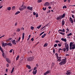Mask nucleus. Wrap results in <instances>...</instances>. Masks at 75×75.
Returning <instances> with one entry per match:
<instances>
[{"instance_id": "nucleus-1", "label": "nucleus", "mask_w": 75, "mask_h": 75, "mask_svg": "<svg viewBox=\"0 0 75 75\" xmlns=\"http://www.w3.org/2000/svg\"><path fill=\"white\" fill-rule=\"evenodd\" d=\"M64 45L65 48H64L62 50V51H63L64 52H65V51L67 52V51H68L69 50V45H68V44H67V42L65 43Z\"/></svg>"}, {"instance_id": "nucleus-2", "label": "nucleus", "mask_w": 75, "mask_h": 75, "mask_svg": "<svg viewBox=\"0 0 75 75\" xmlns=\"http://www.w3.org/2000/svg\"><path fill=\"white\" fill-rule=\"evenodd\" d=\"M66 59H64L62 61L59 63V65H65L66 63Z\"/></svg>"}, {"instance_id": "nucleus-3", "label": "nucleus", "mask_w": 75, "mask_h": 75, "mask_svg": "<svg viewBox=\"0 0 75 75\" xmlns=\"http://www.w3.org/2000/svg\"><path fill=\"white\" fill-rule=\"evenodd\" d=\"M34 57H30L27 59V60L28 61H32L34 60Z\"/></svg>"}, {"instance_id": "nucleus-4", "label": "nucleus", "mask_w": 75, "mask_h": 75, "mask_svg": "<svg viewBox=\"0 0 75 75\" xmlns=\"http://www.w3.org/2000/svg\"><path fill=\"white\" fill-rule=\"evenodd\" d=\"M6 60L8 63L9 64H10L11 63V60H10L9 58H6Z\"/></svg>"}, {"instance_id": "nucleus-5", "label": "nucleus", "mask_w": 75, "mask_h": 75, "mask_svg": "<svg viewBox=\"0 0 75 75\" xmlns=\"http://www.w3.org/2000/svg\"><path fill=\"white\" fill-rule=\"evenodd\" d=\"M70 50H74L75 49V45H73L71 47V48L69 47Z\"/></svg>"}, {"instance_id": "nucleus-6", "label": "nucleus", "mask_w": 75, "mask_h": 75, "mask_svg": "<svg viewBox=\"0 0 75 75\" xmlns=\"http://www.w3.org/2000/svg\"><path fill=\"white\" fill-rule=\"evenodd\" d=\"M61 18H62V17H61V16H59L57 17V18L56 20H61Z\"/></svg>"}, {"instance_id": "nucleus-7", "label": "nucleus", "mask_w": 75, "mask_h": 75, "mask_svg": "<svg viewBox=\"0 0 75 75\" xmlns=\"http://www.w3.org/2000/svg\"><path fill=\"white\" fill-rule=\"evenodd\" d=\"M27 9L31 10V11H32L33 10V7L28 6L27 7Z\"/></svg>"}, {"instance_id": "nucleus-8", "label": "nucleus", "mask_w": 75, "mask_h": 75, "mask_svg": "<svg viewBox=\"0 0 75 75\" xmlns=\"http://www.w3.org/2000/svg\"><path fill=\"white\" fill-rule=\"evenodd\" d=\"M69 20H70V21L71 22V24H72L73 23H74V21H73V19H72V18L70 17Z\"/></svg>"}, {"instance_id": "nucleus-9", "label": "nucleus", "mask_w": 75, "mask_h": 75, "mask_svg": "<svg viewBox=\"0 0 75 75\" xmlns=\"http://www.w3.org/2000/svg\"><path fill=\"white\" fill-rule=\"evenodd\" d=\"M50 5V3L48 2H46L44 4V6H48Z\"/></svg>"}, {"instance_id": "nucleus-10", "label": "nucleus", "mask_w": 75, "mask_h": 75, "mask_svg": "<svg viewBox=\"0 0 75 75\" xmlns=\"http://www.w3.org/2000/svg\"><path fill=\"white\" fill-rule=\"evenodd\" d=\"M37 70H33V75H35L37 74Z\"/></svg>"}, {"instance_id": "nucleus-11", "label": "nucleus", "mask_w": 75, "mask_h": 75, "mask_svg": "<svg viewBox=\"0 0 75 75\" xmlns=\"http://www.w3.org/2000/svg\"><path fill=\"white\" fill-rule=\"evenodd\" d=\"M66 72H67L66 73V75H70L71 74V73L69 72V71H67Z\"/></svg>"}, {"instance_id": "nucleus-12", "label": "nucleus", "mask_w": 75, "mask_h": 75, "mask_svg": "<svg viewBox=\"0 0 75 75\" xmlns=\"http://www.w3.org/2000/svg\"><path fill=\"white\" fill-rule=\"evenodd\" d=\"M61 40L63 41H64V42H67V39L66 38H62Z\"/></svg>"}, {"instance_id": "nucleus-13", "label": "nucleus", "mask_w": 75, "mask_h": 75, "mask_svg": "<svg viewBox=\"0 0 75 75\" xmlns=\"http://www.w3.org/2000/svg\"><path fill=\"white\" fill-rule=\"evenodd\" d=\"M25 35V33H22V40H23L24 38V35Z\"/></svg>"}, {"instance_id": "nucleus-14", "label": "nucleus", "mask_w": 75, "mask_h": 75, "mask_svg": "<svg viewBox=\"0 0 75 75\" xmlns=\"http://www.w3.org/2000/svg\"><path fill=\"white\" fill-rule=\"evenodd\" d=\"M15 40H13L12 42L13 44H14V45H16V42H15Z\"/></svg>"}, {"instance_id": "nucleus-15", "label": "nucleus", "mask_w": 75, "mask_h": 75, "mask_svg": "<svg viewBox=\"0 0 75 75\" xmlns=\"http://www.w3.org/2000/svg\"><path fill=\"white\" fill-rule=\"evenodd\" d=\"M19 10H20V11H23V7H21V6L19 8Z\"/></svg>"}, {"instance_id": "nucleus-16", "label": "nucleus", "mask_w": 75, "mask_h": 75, "mask_svg": "<svg viewBox=\"0 0 75 75\" xmlns=\"http://www.w3.org/2000/svg\"><path fill=\"white\" fill-rule=\"evenodd\" d=\"M73 45V43L72 42H71L70 43V47L71 48V47Z\"/></svg>"}, {"instance_id": "nucleus-17", "label": "nucleus", "mask_w": 75, "mask_h": 75, "mask_svg": "<svg viewBox=\"0 0 75 75\" xmlns=\"http://www.w3.org/2000/svg\"><path fill=\"white\" fill-rule=\"evenodd\" d=\"M47 35V34H44V35H43L42 36V38H44V37H45V35Z\"/></svg>"}, {"instance_id": "nucleus-18", "label": "nucleus", "mask_w": 75, "mask_h": 75, "mask_svg": "<svg viewBox=\"0 0 75 75\" xmlns=\"http://www.w3.org/2000/svg\"><path fill=\"white\" fill-rule=\"evenodd\" d=\"M7 45H10V46H12V44L11 42H9L7 44Z\"/></svg>"}, {"instance_id": "nucleus-19", "label": "nucleus", "mask_w": 75, "mask_h": 75, "mask_svg": "<svg viewBox=\"0 0 75 75\" xmlns=\"http://www.w3.org/2000/svg\"><path fill=\"white\" fill-rule=\"evenodd\" d=\"M26 67H27V68H28V69H31V67H30V65H26Z\"/></svg>"}, {"instance_id": "nucleus-20", "label": "nucleus", "mask_w": 75, "mask_h": 75, "mask_svg": "<svg viewBox=\"0 0 75 75\" xmlns=\"http://www.w3.org/2000/svg\"><path fill=\"white\" fill-rule=\"evenodd\" d=\"M61 16L62 18H64L65 16V13H64L62 16Z\"/></svg>"}, {"instance_id": "nucleus-21", "label": "nucleus", "mask_w": 75, "mask_h": 75, "mask_svg": "<svg viewBox=\"0 0 75 75\" xmlns=\"http://www.w3.org/2000/svg\"><path fill=\"white\" fill-rule=\"evenodd\" d=\"M62 25H64V24H65V21H64V20L62 21Z\"/></svg>"}, {"instance_id": "nucleus-22", "label": "nucleus", "mask_w": 75, "mask_h": 75, "mask_svg": "<svg viewBox=\"0 0 75 75\" xmlns=\"http://www.w3.org/2000/svg\"><path fill=\"white\" fill-rule=\"evenodd\" d=\"M23 10H25L27 8V6H23Z\"/></svg>"}, {"instance_id": "nucleus-23", "label": "nucleus", "mask_w": 75, "mask_h": 75, "mask_svg": "<svg viewBox=\"0 0 75 75\" xmlns=\"http://www.w3.org/2000/svg\"><path fill=\"white\" fill-rule=\"evenodd\" d=\"M6 45H7V44H6V43H3L2 44L3 47H6Z\"/></svg>"}, {"instance_id": "nucleus-24", "label": "nucleus", "mask_w": 75, "mask_h": 75, "mask_svg": "<svg viewBox=\"0 0 75 75\" xmlns=\"http://www.w3.org/2000/svg\"><path fill=\"white\" fill-rule=\"evenodd\" d=\"M20 13V11H18L15 14V15H17V14H18Z\"/></svg>"}, {"instance_id": "nucleus-25", "label": "nucleus", "mask_w": 75, "mask_h": 75, "mask_svg": "<svg viewBox=\"0 0 75 75\" xmlns=\"http://www.w3.org/2000/svg\"><path fill=\"white\" fill-rule=\"evenodd\" d=\"M42 0H38L37 1V3H41V2H42Z\"/></svg>"}, {"instance_id": "nucleus-26", "label": "nucleus", "mask_w": 75, "mask_h": 75, "mask_svg": "<svg viewBox=\"0 0 75 75\" xmlns=\"http://www.w3.org/2000/svg\"><path fill=\"white\" fill-rule=\"evenodd\" d=\"M20 58V56L18 55L16 58V60L17 61V60L18 59V58Z\"/></svg>"}, {"instance_id": "nucleus-27", "label": "nucleus", "mask_w": 75, "mask_h": 75, "mask_svg": "<svg viewBox=\"0 0 75 75\" xmlns=\"http://www.w3.org/2000/svg\"><path fill=\"white\" fill-rule=\"evenodd\" d=\"M59 34H62V35H65V33H63L62 32H59Z\"/></svg>"}, {"instance_id": "nucleus-28", "label": "nucleus", "mask_w": 75, "mask_h": 75, "mask_svg": "<svg viewBox=\"0 0 75 75\" xmlns=\"http://www.w3.org/2000/svg\"><path fill=\"white\" fill-rule=\"evenodd\" d=\"M7 8V10L9 11L11 10V7H9Z\"/></svg>"}, {"instance_id": "nucleus-29", "label": "nucleus", "mask_w": 75, "mask_h": 75, "mask_svg": "<svg viewBox=\"0 0 75 75\" xmlns=\"http://www.w3.org/2000/svg\"><path fill=\"white\" fill-rule=\"evenodd\" d=\"M16 31L17 32H19V31H20V29L19 28H17L16 30Z\"/></svg>"}, {"instance_id": "nucleus-30", "label": "nucleus", "mask_w": 75, "mask_h": 75, "mask_svg": "<svg viewBox=\"0 0 75 75\" xmlns=\"http://www.w3.org/2000/svg\"><path fill=\"white\" fill-rule=\"evenodd\" d=\"M72 34V33H70L69 34L67 35V36H70Z\"/></svg>"}, {"instance_id": "nucleus-31", "label": "nucleus", "mask_w": 75, "mask_h": 75, "mask_svg": "<svg viewBox=\"0 0 75 75\" xmlns=\"http://www.w3.org/2000/svg\"><path fill=\"white\" fill-rule=\"evenodd\" d=\"M55 55L57 56V59H58V54L57 53H56L55 54Z\"/></svg>"}, {"instance_id": "nucleus-32", "label": "nucleus", "mask_w": 75, "mask_h": 75, "mask_svg": "<svg viewBox=\"0 0 75 75\" xmlns=\"http://www.w3.org/2000/svg\"><path fill=\"white\" fill-rule=\"evenodd\" d=\"M15 8H16V7H15V6H13L12 7V10H15Z\"/></svg>"}, {"instance_id": "nucleus-33", "label": "nucleus", "mask_w": 75, "mask_h": 75, "mask_svg": "<svg viewBox=\"0 0 75 75\" xmlns=\"http://www.w3.org/2000/svg\"><path fill=\"white\" fill-rule=\"evenodd\" d=\"M47 45H48V44H47V43H46L44 44V47H47Z\"/></svg>"}, {"instance_id": "nucleus-34", "label": "nucleus", "mask_w": 75, "mask_h": 75, "mask_svg": "<svg viewBox=\"0 0 75 75\" xmlns=\"http://www.w3.org/2000/svg\"><path fill=\"white\" fill-rule=\"evenodd\" d=\"M46 9H47L46 7H45V8L43 7L42 8V9L43 10H44V11H45V10H46Z\"/></svg>"}, {"instance_id": "nucleus-35", "label": "nucleus", "mask_w": 75, "mask_h": 75, "mask_svg": "<svg viewBox=\"0 0 75 75\" xmlns=\"http://www.w3.org/2000/svg\"><path fill=\"white\" fill-rule=\"evenodd\" d=\"M0 50H1V51L3 52V50H2V48H1V46H0Z\"/></svg>"}, {"instance_id": "nucleus-36", "label": "nucleus", "mask_w": 75, "mask_h": 75, "mask_svg": "<svg viewBox=\"0 0 75 75\" xmlns=\"http://www.w3.org/2000/svg\"><path fill=\"white\" fill-rule=\"evenodd\" d=\"M42 25H40L38 27H37V28H38V29H40V28H41V27Z\"/></svg>"}, {"instance_id": "nucleus-37", "label": "nucleus", "mask_w": 75, "mask_h": 75, "mask_svg": "<svg viewBox=\"0 0 75 75\" xmlns=\"http://www.w3.org/2000/svg\"><path fill=\"white\" fill-rule=\"evenodd\" d=\"M47 74H49V73H50V70H48L46 72Z\"/></svg>"}, {"instance_id": "nucleus-38", "label": "nucleus", "mask_w": 75, "mask_h": 75, "mask_svg": "<svg viewBox=\"0 0 75 75\" xmlns=\"http://www.w3.org/2000/svg\"><path fill=\"white\" fill-rule=\"evenodd\" d=\"M57 59V61H59V62H60L61 61V59H58V58Z\"/></svg>"}, {"instance_id": "nucleus-39", "label": "nucleus", "mask_w": 75, "mask_h": 75, "mask_svg": "<svg viewBox=\"0 0 75 75\" xmlns=\"http://www.w3.org/2000/svg\"><path fill=\"white\" fill-rule=\"evenodd\" d=\"M14 68H13V69H12V70L11 72V73H12L13 72V71H14Z\"/></svg>"}, {"instance_id": "nucleus-40", "label": "nucleus", "mask_w": 75, "mask_h": 75, "mask_svg": "<svg viewBox=\"0 0 75 75\" xmlns=\"http://www.w3.org/2000/svg\"><path fill=\"white\" fill-rule=\"evenodd\" d=\"M63 8H67V6H64L63 7Z\"/></svg>"}, {"instance_id": "nucleus-41", "label": "nucleus", "mask_w": 75, "mask_h": 75, "mask_svg": "<svg viewBox=\"0 0 75 75\" xmlns=\"http://www.w3.org/2000/svg\"><path fill=\"white\" fill-rule=\"evenodd\" d=\"M37 67H34L33 69V71H35V70H36V69H37Z\"/></svg>"}, {"instance_id": "nucleus-42", "label": "nucleus", "mask_w": 75, "mask_h": 75, "mask_svg": "<svg viewBox=\"0 0 75 75\" xmlns=\"http://www.w3.org/2000/svg\"><path fill=\"white\" fill-rule=\"evenodd\" d=\"M66 28V30H67V31H69V29H68V27H67Z\"/></svg>"}, {"instance_id": "nucleus-43", "label": "nucleus", "mask_w": 75, "mask_h": 75, "mask_svg": "<svg viewBox=\"0 0 75 75\" xmlns=\"http://www.w3.org/2000/svg\"><path fill=\"white\" fill-rule=\"evenodd\" d=\"M54 47H57V44H55L54 45Z\"/></svg>"}, {"instance_id": "nucleus-44", "label": "nucleus", "mask_w": 75, "mask_h": 75, "mask_svg": "<svg viewBox=\"0 0 75 75\" xmlns=\"http://www.w3.org/2000/svg\"><path fill=\"white\" fill-rule=\"evenodd\" d=\"M2 55L3 57H4V58H6V57H4V53H2Z\"/></svg>"}, {"instance_id": "nucleus-45", "label": "nucleus", "mask_w": 75, "mask_h": 75, "mask_svg": "<svg viewBox=\"0 0 75 75\" xmlns=\"http://www.w3.org/2000/svg\"><path fill=\"white\" fill-rule=\"evenodd\" d=\"M34 27H33V26L31 27V30H34Z\"/></svg>"}, {"instance_id": "nucleus-46", "label": "nucleus", "mask_w": 75, "mask_h": 75, "mask_svg": "<svg viewBox=\"0 0 75 75\" xmlns=\"http://www.w3.org/2000/svg\"><path fill=\"white\" fill-rule=\"evenodd\" d=\"M38 17V13H37L36 14V17Z\"/></svg>"}, {"instance_id": "nucleus-47", "label": "nucleus", "mask_w": 75, "mask_h": 75, "mask_svg": "<svg viewBox=\"0 0 75 75\" xmlns=\"http://www.w3.org/2000/svg\"><path fill=\"white\" fill-rule=\"evenodd\" d=\"M50 12H51V10H49L47 12V13H50Z\"/></svg>"}, {"instance_id": "nucleus-48", "label": "nucleus", "mask_w": 75, "mask_h": 75, "mask_svg": "<svg viewBox=\"0 0 75 75\" xmlns=\"http://www.w3.org/2000/svg\"><path fill=\"white\" fill-rule=\"evenodd\" d=\"M71 16L72 18H75V17H74V15L72 14L71 15Z\"/></svg>"}, {"instance_id": "nucleus-49", "label": "nucleus", "mask_w": 75, "mask_h": 75, "mask_svg": "<svg viewBox=\"0 0 75 75\" xmlns=\"http://www.w3.org/2000/svg\"><path fill=\"white\" fill-rule=\"evenodd\" d=\"M55 49H53V52H54V54L55 52Z\"/></svg>"}, {"instance_id": "nucleus-50", "label": "nucleus", "mask_w": 75, "mask_h": 75, "mask_svg": "<svg viewBox=\"0 0 75 75\" xmlns=\"http://www.w3.org/2000/svg\"><path fill=\"white\" fill-rule=\"evenodd\" d=\"M33 15H34V16H35V15H36V13H35V12H33Z\"/></svg>"}, {"instance_id": "nucleus-51", "label": "nucleus", "mask_w": 75, "mask_h": 75, "mask_svg": "<svg viewBox=\"0 0 75 75\" xmlns=\"http://www.w3.org/2000/svg\"><path fill=\"white\" fill-rule=\"evenodd\" d=\"M59 31H61V32H62V30L61 29H59L58 30V32H59Z\"/></svg>"}, {"instance_id": "nucleus-52", "label": "nucleus", "mask_w": 75, "mask_h": 75, "mask_svg": "<svg viewBox=\"0 0 75 75\" xmlns=\"http://www.w3.org/2000/svg\"><path fill=\"white\" fill-rule=\"evenodd\" d=\"M6 66L7 67H9V64H6Z\"/></svg>"}, {"instance_id": "nucleus-53", "label": "nucleus", "mask_w": 75, "mask_h": 75, "mask_svg": "<svg viewBox=\"0 0 75 75\" xmlns=\"http://www.w3.org/2000/svg\"><path fill=\"white\" fill-rule=\"evenodd\" d=\"M12 50H13V49L11 50L9 52H10V53L12 52H13V51H12Z\"/></svg>"}, {"instance_id": "nucleus-54", "label": "nucleus", "mask_w": 75, "mask_h": 75, "mask_svg": "<svg viewBox=\"0 0 75 75\" xmlns=\"http://www.w3.org/2000/svg\"><path fill=\"white\" fill-rule=\"evenodd\" d=\"M34 38H32L31 39V41H34Z\"/></svg>"}, {"instance_id": "nucleus-55", "label": "nucleus", "mask_w": 75, "mask_h": 75, "mask_svg": "<svg viewBox=\"0 0 75 75\" xmlns=\"http://www.w3.org/2000/svg\"><path fill=\"white\" fill-rule=\"evenodd\" d=\"M61 50H62L61 48H60L58 50V52H59Z\"/></svg>"}, {"instance_id": "nucleus-56", "label": "nucleus", "mask_w": 75, "mask_h": 75, "mask_svg": "<svg viewBox=\"0 0 75 75\" xmlns=\"http://www.w3.org/2000/svg\"><path fill=\"white\" fill-rule=\"evenodd\" d=\"M62 32H65V30L64 29H62Z\"/></svg>"}, {"instance_id": "nucleus-57", "label": "nucleus", "mask_w": 75, "mask_h": 75, "mask_svg": "<svg viewBox=\"0 0 75 75\" xmlns=\"http://www.w3.org/2000/svg\"><path fill=\"white\" fill-rule=\"evenodd\" d=\"M47 72H45V73H44V75H47Z\"/></svg>"}, {"instance_id": "nucleus-58", "label": "nucleus", "mask_w": 75, "mask_h": 75, "mask_svg": "<svg viewBox=\"0 0 75 75\" xmlns=\"http://www.w3.org/2000/svg\"><path fill=\"white\" fill-rule=\"evenodd\" d=\"M49 24H50L49 23H47L46 24V25H45V26H48V25H49Z\"/></svg>"}, {"instance_id": "nucleus-59", "label": "nucleus", "mask_w": 75, "mask_h": 75, "mask_svg": "<svg viewBox=\"0 0 75 75\" xmlns=\"http://www.w3.org/2000/svg\"><path fill=\"white\" fill-rule=\"evenodd\" d=\"M58 45L59 47H61V45L60 44H58Z\"/></svg>"}, {"instance_id": "nucleus-60", "label": "nucleus", "mask_w": 75, "mask_h": 75, "mask_svg": "<svg viewBox=\"0 0 75 75\" xmlns=\"http://www.w3.org/2000/svg\"><path fill=\"white\" fill-rule=\"evenodd\" d=\"M12 40V38H9V39H8V41H10V40Z\"/></svg>"}, {"instance_id": "nucleus-61", "label": "nucleus", "mask_w": 75, "mask_h": 75, "mask_svg": "<svg viewBox=\"0 0 75 75\" xmlns=\"http://www.w3.org/2000/svg\"><path fill=\"white\" fill-rule=\"evenodd\" d=\"M55 42H57V43L59 42V41H58V40H56Z\"/></svg>"}, {"instance_id": "nucleus-62", "label": "nucleus", "mask_w": 75, "mask_h": 75, "mask_svg": "<svg viewBox=\"0 0 75 75\" xmlns=\"http://www.w3.org/2000/svg\"><path fill=\"white\" fill-rule=\"evenodd\" d=\"M45 26H44L43 27H42V28H41V30H42V29H43V28H45Z\"/></svg>"}, {"instance_id": "nucleus-63", "label": "nucleus", "mask_w": 75, "mask_h": 75, "mask_svg": "<svg viewBox=\"0 0 75 75\" xmlns=\"http://www.w3.org/2000/svg\"><path fill=\"white\" fill-rule=\"evenodd\" d=\"M44 32H43L42 33H41V34L42 35V34H44Z\"/></svg>"}, {"instance_id": "nucleus-64", "label": "nucleus", "mask_w": 75, "mask_h": 75, "mask_svg": "<svg viewBox=\"0 0 75 75\" xmlns=\"http://www.w3.org/2000/svg\"><path fill=\"white\" fill-rule=\"evenodd\" d=\"M51 8V6H49L48 7V8H49V9H50Z\"/></svg>"}]
</instances>
